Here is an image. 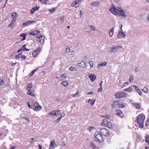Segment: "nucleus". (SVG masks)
I'll use <instances>...</instances> for the list:
<instances>
[{
	"mask_svg": "<svg viewBox=\"0 0 149 149\" xmlns=\"http://www.w3.org/2000/svg\"><path fill=\"white\" fill-rule=\"evenodd\" d=\"M132 88L131 87H129L128 88L124 89L123 91H125L130 92L132 91Z\"/></svg>",
	"mask_w": 149,
	"mask_h": 149,
	"instance_id": "32",
	"label": "nucleus"
},
{
	"mask_svg": "<svg viewBox=\"0 0 149 149\" xmlns=\"http://www.w3.org/2000/svg\"><path fill=\"white\" fill-rule=\"evenodd\" d=\"M118 15L120 16L123 17V19H125L127 17V16L125 14V11L123 10H120L119 11L118 10Z\"/></svg>",
	"mask_w": 149,
	"mask_h": 149,
	"instance_id": "10",
	"label": "nucleus"
},
{
	"mask_svg": "<svg viewBox=\"0 0 149 149\" xmlns=\"http://www.w3.org/2000/svg\"><path fill=\"white\" fill-rule=\"evenodd\" d=\"M77 65L79 66H81L83 68L85 67L86 65V63L83 61H82L80 63H78Z\"/></svg>",
	"mask_w": 149,
	"mask_h": 149,
	"instance_id": "23",
	"label": "nucleus"
},
{
	"mask_svg": "<svg viewBox=\"0 0 149 149\" xmlns=\"http://www.w3.org/2000/svg\"><path fill=\"white\" fill-rule=\"evenodd\" d=\"M145 142L149 145V135L146 136L145 138Z\"/></svg>",
	"mask_w": 149,
	"mask_h": 149,
	"instance_id": "34",
	"label": "nucleus"
},
{
	"mask_svg": "<svg viewBox=\"0 0 149 149\" xmlns=\"http://www.w3.org/2000/svg\"><path fill=\"white\" fill-rule=\"evenodd\" d=\"M16 21H15V20L12 19L11 23L8 26L12 28L15 25L16 23Z\"/></svg>",
	"mask_w": 149,
	"mask_h": 149,
	"instance_id": "15",
	"label": "nucleus"
},
{
	"mask_svg": "<svg viewBox=\"0 0 149 149\" xmlns=\"http://www.w3.org/2000/svg\"><path fill=\"white\" fill-rule=\"evenodd\" d=\"M89 77L90 78L91 81L92 82H93L95 80L96 78V76L94 74L93 75L91 74L89 75Z\"/></svg>",
	"mask_w": 149,
	"mask_h": 149,
	"instance_id": "14",
	"label": "nucleus"
},
{
	"mask_svg": "<svg viewBox=\"0 0 149 149\" xmlns=\"http://www.w3.org/2000/svg\"><path fill=\"white\" fill-rule=\"evenodd\" d=\"M27 94L34 97H36L35 95L32 92V91L31 90V89H29L28 90Z\"/></svg>",
	"mask_w": 149,
	"mask_h": 149,
	"instance_id": "13",
	"label": "nucleus"
},
{
	"mask_svg": "<svg viewBox=\"0 0 149 149\" xmlns=\"http://www.w3.org/2000/svg\"><path fill=\"white\" fill-rule=\"evenodd\" d=\"M125 37V34L123 31H119L117 35V38L118 39L124 38Z\"/></svg>",
	"mask_w": 149,
	"mask_h": 149,
	"instance_id": "8",
	"label": "nucleus"
},
{
	"mask_svg": "<svg viewBox=\"0 0 149 149\" xmlns=\"http://www.w3.org/2000/svg\"><path fill=\"white\" fill-rule=\"evenodd\" d=\"M145 117L143 114L139 115L137 118V123L139 127L142 128L143 127V123Z\"/></svg>",
	"mask_w": 149,
	"mask_h": 149,
	"instance_id": "1",
	"label": "nucleus"
},
{
	"mask_svg": "<svg viewBox=\"0 0 149 149\" xmlns=\"http://www.w3.org/2000/svg\"><path fill=\"white\" fill-rule=\"evenodd\" d=\"M149 125V121H148V120H147L146 123V126H147L148 125Z\"/></svg>",
	"mask_w": 149,
	"mask_h": 149,
	"instance_id": "64",
	"label": "nucleus"
},
{
	"mask_svg": "<svg viewBox=\"0 0 149 149\" xmlns=\"http://www.w3.org/2000/svg\"><path fill=\"white\" fill-rule=\"evenodd\" d=\"M102 117L104 118H106L107 119H109L110 118V117L109 115H102L101 116Z\"/></svg>",
	"mask_w": 149,
	"mask_h": 149,
	"instance_id": "40",
	"label": "nucleus"
},
{
	"mask_svg": "<svg viewBox=\"0 0 149 149\" xmlns=\"http://www.w3.org/2000/svg\"><path fill=\"white\" fill-rule=\"evenodd\" d=\"M117 101H116L114 102L113 103V104H112L111 105L112 107H117V106H118L117 104Z\"/></svg>",
	"mask_w": 149,
	"mask_h": 149,
	"instance_id": "39",
	"label": "nucleus"
},
{
	"mask_svg": "<svg viewBox=\"0 0 149 149\" xmlns=\"http://www.w3.org/2000/svg\"><path fill=\"white\" fill-rule=\"evenodd\" d=\"M125 84H126L127 85V84H128V81H126V82H125L124 85H123V86H122L121 87V88H123L125 86Z\"/></svg>",
	"mask_w": 149,
	"mask_h": 149,
	"instance_id": "60",
	"label": "nucleus"
},
{
	"mask_svg": "<svg viewBox=\"0 0 149 149\" xmlns=\"http://www.w3.org/2000/svg\"><path fill=\"white\" fill-rule=\"evenodd\" d=\"M117 105H118V107L119 108H122V107H125V105L124 104V103H123L122 104H117Z\"/></svg>",
	"mask_w": 149,
	"mask_h": 149,
	"instance_id": "37",
	"label": "nucleus"
},
{
	"mask_svg": "<svg viewBox=\"0 0 149 149\" xmlns=\"http://www.w3.org/2000/svg\"><path fill=\"white\" fill-rule=\"evenodd\" d=\"M35 22V21H29L28 22H24L22 25L24 26H26L34 23Z\"/></svg>",
	"mask_w": 149,
	"mask_h": 149,
	"instance_id": "11",
	"label": "nucleus"
},
{
	"mask_svg": "<svg viewBox=\"0 0 149 149\" xmlns=\"http://www.w3.org/2000/svg\"><path fill=\"white\" fill-rule=\"evenodd\" d=\"M26 45L24 44L22 46V47L19 49V52L22 51H28L29 50V49L26 48Z\"/></svg>",
	"mask_w": 149,
	"mask_h": 149,
	"instance_id": "20",
	"label": "nucleus"
},
{
	"mask_svg": "<svg viewBox=\"0 0 149 149\" xmlns=\"http://www.w3.org/2000/svg\"><path fill=\"white\" fill-rule=\"evenodd\" d=\"M33 86V85L31 83L29 84L26 88V89H27L28 90L29 89H31V88H32Z\"/></svg>",
	"mask_w": 149,
	"mask_h": 149,
	"instance_id": "38",
	"label": "nucleus"
},
{
	"mask_svg": "<svg viewBox=\"0 0 149 149\" xmlns=\"http://www.w3.org/2000/svg\"><path fill=\"white\" fill-rule=\"evenodd\" d=\"M42 107L39 105L38 103L37 102H35L34 104V108L33 109L35 111L36 110L37 111H39L40 109H41Z\"/></svg>",
	"mask_w": 149,
	"mask_h": 149,
	"instance_id": "9",
	"label": "nucleus"
},
{
	"mask_svg": "<svg viewBox=\"0 0 149 149\" xmlns=\"http://www.w3.org/2000/svg\"><path fill=\"white\" fill-rule=\"evenodd\" d=\"M141 90L144 92L147 93L148 91V89L146 87H144L143 89H141Z\"/></svg>",
	"mask_w": 149,
	"mask_h": 149,
	"instance_id": "41",
	"label": "nucleus"
},
{
	"mask_svg": "<svg viewBox=\"0 0 149 149\" xmlns=\"http://www.w3.org/2000/svg\"><path fill=\"white\" fill-rule=\"evenodd\" d=\"M108 121L106 119H104L103 120L102 122L101 123V125L102 126H106L107 124V123Z\"/></svg>",
	"mask_w": 149,
	"mask_h": 149,
	"instance_id": "28",
	"label": "nucleus"
},
{
	"mask_svg": "<svg viewBox=\"0 0 149 149\" xmlns=\"http://www.w3.org/2000/svg\"><path fill=\"white\" fill-rule=\"evenodd\" d=\"M18 16V15L17 13L15 12H13L12 13V17L13 20H15V21H16V17Z\"/></svg>",
	"mask_w": 149,
	"mask_h": 149,
	"instance_id": "17",
	"label": "nucleus"
},
{
	"mask_svg": "<svg viewBox=\"0 0 149 149\" xmlns=\"http://www.w3.org/2000/svg\"><path fill=\"white\" fill-rule=\"evenodd\" d=\"M27 105L29 107L30 109H32V106H31L30 104L28 102H27Z\"/></svg>",
	"mask_w": 149,
	"mask_h": 149,
	"instance_id": "58",
	"label": "nucleus"
},
{
	"mask_svg": "<svg viewBox=\"0 0 149 149\" xmlns=\"http://www.w3.org/2000/svg\"><path fill=\"white\" fill-rule=\"evenodd\" d=\"M80 3L78 0H76L74 2L72 3L71 4V6H72L74 7L77 4H79Z\"/></svg>",
	"mask_w": 149,
	"mask_h": 149,
	"instance_id": "27",
	"label": "nucleus"
},
{
	"mask_svg": "<svg viewBox=\"0 0 149 149\" xmlns=\"http://www.w3.org/2000/svg\"><path fill=\"white\" fill-rule=\"evenodd\" d=\"M32 54L33 57H36L38 55V54L37 52H36L34 51L33 52Z\"/></svg>",
	"mask_w": 149,
	"mask_h": 149,
	"instance_id": "43",
	"label": "nucleus"
},
{
	"mask_svg": "<svg viewBox=\"0 0 149 149\" xmlns=\"http://www.w3.org/2000/svg\"><path fill=\"white\" fill-rule=\"evenodd\" d=\"M61 118L60 117H59L57 119V122H56V123H57L59 121H61Z\"/></svg>",
	"mask_w": 149,
	"mask_h": 149,
	"instance_id": "62",
	"label": "nucleus"
},
{
	"mask_svg": "<svg viewBox=\"0 0 149 149\" xmlns=\"http://www.w3.org/2000/svg\"><path fill=\"white\" fill-rule=\"evenodd\" d=\"M20 36L21 37H23L22 39L21 40V41H22L26 39V37L27 36V34H26L23 33L20 35Z\"/></svg>",
	"mask_w": 149,
	"mask_h": 149,
	"instance_id": "25",
	"label": "nucleus"
},
{
	"mask_svg": "<svg viewBox=\"0 0 149 149\" xmlns=\"http://www.w3.org/2000/svg\"><path fill=\"white\" fill-rule=\"evenodd\" d=\"M137 109H139L141 108V105L140 104L137 103H134L132 104Z\"/></svg>",
	"mask_w": 149,
	"mask_h": 149,
	"instance_id": "22",
	"label": "nucleus"
},
{
	"mask_svg": "<svg viewBox=\"0 0 149 149\" xmlns=\"http://www.w3.org/2000/svg\"><path fill=\"white\" fill-rule=\"evenodd\" d=\"M106 126L109 129L111 128L112 127V123L109 122H108L107 123Z\"/></svg>",
	"mask_w": 149,
	"mask_h": 149,
	"instance_id": "26",
	"label": "nucleus"
},
{
	"mask_svg": "<svg viewBox=\"0 0 149 149\" xmlns=\"http://www.w3.org/2000/svg\"><path fill=\"white\" fill-rule=\"evenodd\" d=\"M116 98L120 99L126 96L125 93L123 91L117 92L114 94Z\"/></svg>",
	"mask_w": 149,
	"mask_h": 149,
	"instance_id": "4",
	"label": "nucleus"
},
{
	"mask_svg": "<svg viewBox=\"0 0 149 149\" xmlns=\"http://www.w3.org/2000/svg\"><path fill=\"white\" fill-rule=\"evenodd\" d=\"M3 84V80L0 79V85H2Z\"/></svg>",
	"mask_w": 149,
	"mask_h": 149,
	"instance_id": "61",
	"label": "nucleus"
},
{
	"mask_svg": "<svg viewBox=\"0 0 149 149\" xmlns=\"http://www.w3.org/2000/svg\"><path fill=\"white\" fill-rule=\"evenodd\" d=\"M91 5L93 6H97L99 5V2L97 1L92 2Z\"/></svg>",
	"mask_w": 149,
	"mask_h": 149,
	"instance_id": "31",
	"label": "nucleus"
},
{
	"mask_svg": "<svg viewBox=\"0 0 149 149\" xmlns=\"http://www.w3.org/2000/svg\"><path fill=\"white\" fill-rule=\"evenodd\" d=\"M91 146L94 149H97V148L95 146L93 143H92L91 144Z\"/></svg>",
	"mask_w": 149,
	"mask_h": 149,
	"instance_id": "44",
	"label": "nucleus"
},
{
	"mask_svg": "<svg viewBox=\"0 0 149 149\" xmlns=\"http://www.w3.org/2000/svg\"><path fill=\"white\" fill-rule=\"evenodd\" d=\"M66 52H70V49L68 47H67L65 50Z\"/></svg>",
	"mask_w": 149,
	"mask_h": 149,
	"instance_id": "59",
	"label": "nucleus"
},
{
	"mask_svg": "<svg viewBox=\"0 0 149 149\" xmlns=\"http://www.w3.org/2000/svg\"><path fill=\"white\" fill-rule=\"evenodd\" d=\"M79 92L77 91L75 94H73L72 96L73 97H76V95H79Z\"/></svg>",
	"mask_w": 149,
	"mask_h": 149,
	"instance_id": "50",
	"label": "nucleus"
},
{
	"mask_svg": "<svg viewBox=\"0 0 149 149\" xmlns=\"http://www.w3.org/2000/svg\"><path fill=\"white\" fill-rule=\"evenodd\" d=\"M133 87L136 90H137V89H139L138 86H136L135 85H133Z\"/></svg>",
	"mask_w": 149,
	"mask_h": 149,
	"instance_id": "63",
	"label": "nucleus"
},
{
	"mask_svg": "<svg viewBox=\"0 0 149 149\" xmlns=\"http://www.w3.org/2000/svg\"><path fill=\"white\" fill-rule=\"evenodd\" d=\"M65 16H63V17H60V19L61 21V22H63L65 20Z\"/></svg>",
	"mask_w": 149,
	"mask_h": 149,
	"instance_id": "45",
	"label": "nucleus"
},
{
	"mask_svg": "<svg viewBox=\"0 0 149 149\" xmlns=\"http://www.w3.org/2000/svg\"><path fill=\"white\" fill-rule=\"evenodd\" d=\"M39 1L42 3L47 4L48 0H38Z\"/></svg>",
	"mask_w": 149,
	"mask_h": 149,
	"instance_id": "35",
	"label": "nucleus"
},
{
	"mask_svg": "<svg viewBox=\"0 0 149 149\" xmlns=\"http://www.w3.org/2000/svg\"><path fill=\"white\" fill-rule=\"evenodd\" d=\"M44 38L45 37L41 34H38L36 36V39L37 40L42 44H43L44 43Z\"/></svg>",
	"mask_w": 149,
	"mask_h": 149,
	"instance_id": "5",
	"label": "nucleus"
},
{
	"mask_svg": "<svg viewBox=\"0 0 149 149\" xmlns=\"http://www.w3.org/2000/svg\"><path fill=\"white\" fill-rule=\"evenodd\" d=\"M107 63L106 62H101L97 65V67L99 68L102 66H106L107 65Z\"/></svg>",
	"mask_w": 149,
	"mask_h": 149,
	"instance_id": "24",
	"label": "nucleus"
},
{
	"mask_svg": "<svg viewBox=\"0 0 149 149\" xmlns=\"http://www.w3.org/2000/svg\"><path fill=\"white\" fill-rule=\"evenodd\" d=\"M95 101V100H91L90 99L88 100V102L90 104L91 106H93L94 105Z\"/></svg>",
	"mask_w": 149,
	"mask_h": 149,
	"instance_id": "21",
	"label": "nucleus"
},
{
	"mask_svg": "<svg viewBox=\"0 0 149 149\" xmlns=\"http://www.w3.org/2000/svg\"><path fill=\"white\" fill-rule=\"evenodd\" d=\"M122 47V46L121 45H116L114 46L113 47H111V52H116L117 50L119 49L120 48Z\"/></svg>",
	"mask_w": 149,
	"mask_h": 149,
	"instance_id": "7",
	"label": "nucleus"
},
{
	"mask_svg": "<svg viewBox=\"0 0 149 149\" xmlns=\"http://www.w3.org/2000/svg\"><path fill=\"white\" fill-rule=\"evenodd\" d=\"M116 112H117L116 114L117 116H118L121 117H122L124 115L123 113L121 112V111L120 109L117 110Z\"/></svg>",
	"mask_w": 149,
	"mask_h": 149,
	"instance_id": "18",
	"label": "nucleus"
},
{
	"mask_svg": "<svg viewBox=\"0 0 149 149\" xmlns=\"http://www.w3.org/2000/svg\"><path fill=\"white\" fill-rule=\"evenodd\" d=\"M95 129V127L93 126H90L88 128L89 131H91L92 129Z\"/></svg>",
	"mask_w": 149,
	"mask_h": 149,
	"instance_id": "56",
	"label": "nucleus"
},
{
	"mask_svg": "<svg viewBox=\"0 0 149 149\" xmlns=\"http://www.w3.org/2000/svg\"><path fill=\"white\" fill-rule=\"evenodd\" d=\"M34 9H35V10H38L39 8V7L38 6H36L35 7H34V8H33Z\"/></svg>",
	"mask_w": 149,
	"mask_h": 149,
	"instance_id": "51",
	"label": "nucleus"
},
{
	"mask_svg": "<svg viewBox=\"0 0 149 149\" xmlns=\"http://www.w3.org/2000/svg\"><path fill=\"white\" fill-rule=\"evenodd\" d=\"M137 92H138V93L140 95H142V92L140 91V90L139 89H138L137 90Z\"/></svg>",
	"mask_w": 149,
	"mask_h": 149,
	"instance_id": "52",
	"label": "nucleus"
},
{
	"mask_svg": "<svg viewBox=\"0 0 149 149\" xmlns=\"http://www.w3.org/2000/svg\"><path fill=\"white\" fill-rule=\"evenodd\" d=\"M61 77L65 79L67 77L65 74H63L61 75Z\"/></svg>",
	"mask_w": 149,
	"mask_h": 149,
	"instance_id": "48",
	"label": "nucleus"
},
{
	"mask_svg": "<svg viewBox=\"0 0 149 149\" xmlns=\"http://www.w3.org/2000/svg\"><path fill=\"white\" fill-rule=\"evenodd\" d=\"M61 84L63 85L65 87H66L68 86V83L67 81H65L62 82Z\"/></svg>",
	"mask_w": 149,
	"mask_h": 149,
	"instance_id": "33",
	"label": "nucleus"
},
{
	"mask_svg": "<svg viewBox=\"0 0 149 149\" xmlns=\"http://www.w3.org/2000/svg\"><path fill=\"white\" fill-rule=\"evenodd\" d=\"M133 77L132 76H130V78L129 80V81L130 82H132L133 81Z\"/></svg>",
	"mask_w": 149,
	"mask_h": 149,
	"instance_id": "54",
	"label": "nucleus"
},
{
	"mask_svg": "<svg viewBox=\"0 0 149 149\" xmlns=\"http://www.w3.org/2000/svg\"><path fill=\"white\" fill-rule=\"evenodd\" d=\"M89 63L90 65L91 68H92L93 66V63L91 61H90L89 62Z\"/></svg>",
	"mask_w": 149,
	"mask_h": 149,
	"instance_id": "53",
	"label": "nucleus"
},
{
	"mask_svg": "<svg viewBox=\"0 0 149 149\" xmlns=\"http://www.w3.org/2000/svg\"><path fill=\"white\" fill-rule=\"evenodd\" d=\"M29 34L31 35L35 36L37 34V33L36 31H34L29 32Z\"/></svg>",
	"mask_w": 149,
	"mask_h": 149,
	"instance_id": "36",
	"label": "nucleus"
},
{
	"mask_svg": "<svg viewBox=\"0 0 149 149\" xmlns=\"http://www.w3.org/2000/svg\"><path fill=\"white\" fill-rule=\"evenodd\" d=\"M55 10V8H52L51 9H49V12L51 13H53L54 12Z\"/></svg>",
	"mask_w": 149,
	"mask_h": 149,
	"instance_id": "46",
	"label": "nucleus"
},
{
	"mask_svg": "<svg viewBox=\"0 0 149 149\" xmlns=\"http://www.w3.org/2000/svg\"><path fill=\"white\" fill-rule=\"evenodd\" d=\"M61 113V111L60 110L56 111H53L49 113V114L51 115H55V116H58Z\"/></svg>",
	"mask_w": 149,
	"mask_h": 149,
	"instance_id": "12",
	"label": "nucleus"
},
{
	"mask_svg": "<svg viewBox=\"0 0 149 149\" xmlns=\"http://www.w3.org/2000/svg\"><path fill=\"white\" fill-rule=\"evenodd\" d=\"M65 115V113H62L60 115L59 117H60L61 118L62 117L64 116Z\"/></svg>",
	"mask_w": 149,
	"mask_h": 149,
	"instance_id": "55",
	"label": "nucleus"
},
{
	"mask_svg": "<svg viewBox=\"0 0 149 149\" xmlns=\"http://www.w3.org/2000/svg\"><path fill=\"white\" fill-rule=\"evenodd\" d=\"M118 10L115 7H113L109 9V11L112 14L116 15H118Z\"/></svg>",
	"mask_w": 149,
	"mask_h": 149,
	"instance_id": "6",
	"label": "nucleus"
},
{
	"mask_svg": "<svg viewBox=\"0 0 149 149\" xmlns=\"http://www.w3.org/2000/svg\"><path fill=\"white\" fill-rule=\"evenodd\" d=\"M114 28L113 27L109 30V37H111L112 36L114 33Z\"/></svg>",
	"mask_w": 149,
	"mask_h": 149,
	"instance_id": "16",
	"label": "nucleus"
},
{
	"mask_svg": "<svg viewBox=\"0 0 149 149\" xmlns=\"http://www.w3.org/2000/svg\"><path fill=\"white\" fill-rule=\"evenodd\" d=\"M35 11V9H34L33 8L31 10V14H33Z\"/></svg>",
	"mask_w": 149,
	"mask_h": 149,
	"instance_id": "57",
	"label": "nucleus"
},
{
	"mask_svg": "<svg viewBox=\"0 0 149 149\" xmlns=\"http://www.w3.org/2000/svg\"><path fill=\"white\" fill-rule=\"evenodd\" d=\"M100 132L102 135H103L105 136H108L110 134L108 130L104 127L100 128Z\"/></svg>",
	"mask_w": 149,
	"mask_h": 149,
	"instance_id": "3",
	"label": "nucleus"
},
{
	"mask_svg": "<svg viewBox=\"0 0 149 149\" xmlns=\"http://www.w3.org/2000/svg\"><path fill=\"white\" fill-rule=\"evenodd\" d=\"M40 49V48H38L37 49H36L34 51L36 52H37V53L38 54V53L41 51Z\"/></svg>",
	"mask_w": 149,
	"mask_h": 149,
	"instance_id": "49",
	"label": "nucleus"
},
{
	"mask_svg": "<svg viewBox=\"0 0 149 149\" xmlns=\"http://www.w3.org/2000/svg\"><path fill=\"white\" fill-rule=\"evenodd\" d=\"M69 69L71 71H77V69L73 67H70L69 68Z\"/></svg>",
	"mask_w": 149,
	"mask_h": 149,
	"instance_id": "42",
	"label": "nucleus"
},
{
	"mask_svg": "<svg viewBox=\"0 0 149 149\" xmlns=\"http://www.w3.org/2000/svg\"><path fill=\"white\" fill-rule=\"evenodd\" d=\"M22 54V53H19V55L20 56H19V58L20 57L21 58H22V60L23 59L25 60L26 58V56H24Z\"/></svg>",
	"mask_w": 149,
	"mask_h": 149,
	"instance_id": "30",
	"label": "nucleus"
},
{
	"mask_svg": "<svg viewBox=\"0 0 149 149\" xmlns=\"http://www.w3.org/2000/svg\"><path fill=\"white\" fill-rule=\"evenodd\" d=\"M55 145H56L55 142L53 141L50 142V144L49 145V149H52L54 146Z\"/></svg>",
	"mask_w": 149,
	"mask_h": 149,
	"instance_id": "19",
	"label": "nucleus"
},
{
	"mask_svg": "<svg viewBox=\"0 0 149 149\" xmlns=\"http://www.w3.org/2000/svg\"><path fill=\"white\" fill-rule=\"evenodd\" d=\"M90 29L92 31H95V30L96 29L95 27L93 26H90Z\"/></svg>",
	"mask_w": 149,
	"mask_h": 149,
	"instance_id": "47",
	"label": "nucleus"
},
{
	"mask_svg": "<svg viewBox=\"0 0 149 149\" xmlns=\"http://www.w3.org/2000/svg\"><path fill=\"white\" fill-rule=\"evenodd\" d=\"M38 69L37 68L33 70L32 71L29 75V77L32 76L35 73L36 71Z\"/></svg>",
	"mask_w": 149,
	"mask_h": 149,
	"instance_id": "29",
	"label": "nucleus"
},
{
	"mask_svg": "<svg viewBox=\"0 0 149 149\" xmlns=\"http://www.w3.org/2000/svg\"><path fill=\"white\" fill-rule=\"evenodd\" d=\"M94 139L96 142L101 143L102 141V135L98 132H96L94 134Z\"/></svg>",
	"mask_w": 149,
	"mask_h": 149,
	"instance_id": "2",
	"label": "nucleus"
}]
</instances>
